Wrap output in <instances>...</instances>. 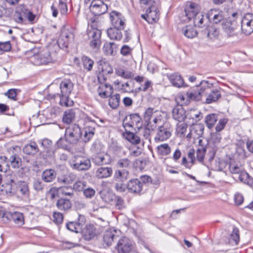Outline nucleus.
Returning a JSON list of instances; mask_svg holds the SVG:
<instances>
[{
    "label": "nucleus",
    "mask_w": 253,
    "mask_h": 253,
    "mask_svg": "<svg viewBox=\"0 0 253 253\" xmlns=\"http://www.w3.org/2000/svg\"><path fill=\"white\" fill-rule=\"evenodd\" d=\"M239 240V230L237 227H233L232 232L230 235L229 241L231 243H234L235 245H237Z\"/></svg>",
    "instance_id": "nucleus-44"
},
{
    "label": "nucleus",
    "mask_w": 253,
    "mask_h": 253,
    "mask_svg": "<svg viewBox=\"0 0 253 253\" xmlns=\"http://www.w3.org/2000/svg\"><path fill=\"white\" fill-rule=\"evenodd\" d=\"M206 152V148L202 146L198 148L196 152V157L197 160L200 163L204 162L205 153Z\"/></svg>",
    "instance_id": "nucleus-54"
},
{
    "label": "nucleus",
    "mask_w": 253,
    "mask_h": 253,
    "mask_svg": "<svg viewBox=\"0 0 253 253\" xmlns=\"http://www.w3.org/2000/svg\"><path fill=\"white\" fill-rule=\"evenodd\" d=\"M57 145L58 147L61 148L64 150H70L71 149L70 145L67 141H66V138L64 139L62 138H60L57 142Z\"/></svg>",
    "instance_id": "nucleus-58"
},
{
    "label": "nucleus",
    "mask_w": 253,
    "mask_h": 253,
    "mask_svg": "<svg viewBox=\"0 0 253 253\" xmlns=\"http://www.w3.org/2000/svg\"><path fill=\"white\" fill-rule=\"evenodd\" d=\"M131 161L127 158H120L118 160L116 166L119 168L124 169H126L127 168H129L131 166Z\"/></svg>",
    "instance_id": "nucleus-41"
},
{
    "label": "nucleus",
    "mask_w": 253,
    "mask_h": 253,
    "mask_svg": "<svg viewBox=\"0 0 253 253\" xmlns=\"http://www.w3.org/2000/svg\"><path fill=\"white\" fill-rule=\"evenodd\" d=\"M193 131H194L195 132H196L197 131H199V132L197 133V134L198 135H201L203 133L204 127L201 125H196L194 126L192 128V129L186 135V137L188 138H191V135H192V133Z\"/></svg>",
    "instance_id": "nucleus-57"
},
{
    "label": "nucleus",
    "mask_w": 253,
    "mask_h": 253,
    "mask_svg": "<svg viewBox=\"0 0 253 253\" xmlns=\"http://www.w3.org/2000/svg\"><path fill=\"white\" fill-rule=\"evenodd\" d=\"M115 196L112 193L109 192H102L101 193V198L105 203L110 204L112 202L115 198Z\"/></svg>",
    "instance_id": "nucleus-52"
},
{
    "label": "nucleus",
    "mask_w": 253,
    "mask_h": 253,
    "mask_svg": "<svg viewBox=\"0 0 253 253\" xmlns=\"http://www.w3.org/2000/svg\"><path fill=\"white\" fill-rule=\"evenodd\" d=\"M110 19L112 26L120 29H124L125 21L122 15L116 11H112L110 14Z\"/></svg>",
    "instance_id": "nucleus-17"
},
{
    "label": "nucleus",
    "mask_w": 253,
    "mask_h": 253,
    "mask_svg": "<svg viewBox=\"0 0 253 253\" xmlns=\"http://www.w3.org/2000/svg\"><path fill=\"white\" fill-rule=\"evenodd\" d=\"M59 192L63 195L72 197L74 195L73 189L71 186H64L59 187Z\"/></svg>",
    "instance_id": "nucleus-56"
},
{
    "label": "nucleus",
    "mask_w": 253,
    "mask_h": 253,
    "mask_svg": "<svg viewBox=\"0 0 253 253\" xmlns=\"http://www.w3.org/2000/svg\"><path fill=\"white\" fill-rule=\"evenodd\" d=\"M124 136L132 144H137L140 142V137L130 131L129 130H126L123 133Z\"/></svg>",
    "instance_id": "nucleus-38"
},
{
    "label": "nucleus",
    "mask_w": 253,
    "mask_h": 253,
    "mask_svg": "<svg viewBox=\"0 0 253 253\" xmlns=\"http://www.w3.org/2000/svg\"><path fill=\"white\" fill-rule=\"evenodd\" d=\"M85 222V216L79 214L77 221L68 222L67 223L66 226L68 230L72 232L79 233L82 231Z\"/></svg>",
    "instance_id": "nucleus-13"
},
{
    "label": "nucleus",
    "mask_w": 253,
    "mask_h": 253,
    "mask_svg": "<svg viewBox=\"0 0 253 253\" xmlns=\"http://www.w3.org/2000/svg\"><path fill=\"white\" fill-rule=\"evenodd\" d=\"M219 35V30L214 27H209L208 28V37L212 40H214L217 39Z\"/></svg>",
    "instance_id": "nucleus-45"
},
{
    "label": "nucleus",
    "mask_w": 253,
    "mask_h": 253,
    "mask_svg": "<svg viewBox=\"0 0 253 253\" xmlns=\"http://www.w3.org/2000/svg\"><path fill=\"white\" fill-rule=\"evenodd\" d=\"M107 156V154L103 153H99L93 155L92 157V162L95 165L101 166L104 164H107V162L105 157Z\"/></svg>",
    "instance_id": "nucleus-34"
},
{
    "label": "nucleus",
    "mask_w": 253,
    "mask_h": 253,
    "mask_svg": "<svg viewBox=\"0 0 253 253\" xmlns=\"http://www.w3.org/2000/svg\"><path fill=\"white\" fill-rule=\"evenodd\" d=\"M44 188V184L40 179H36L33 182V188L36 191H42Z\"/></svg>",
    "instance_id": "nucleus-60"
},
{
    "label": "nucleus",
    "mask_w": 253,
    "mask_h": 253,
    "mask_svg": "<svg viewBox=\"0 0 253 253\" xmlns=\"http://www.w3.org/2000/svg\"><path fill=\"white\" fill-rule=\"evenodd\" d=\"M58 8L61 14L65 15L67 13L68 7L67 5V2L59 1Z\"/></svg>",
    "instance_id": "nucleus-61"
},
{
    "label": "nucleus",
    "mask_w": 253,
    "mask_h": 253,
    "mask_svg": "<svg viewBox=\"0 0 253 253\" xmlns=\"http://www.w3.org/2000/svg\"><path fill=\"white\" fill-rule=\"evenodd\" d=\"M123 125L125 130L133 128L139 130L142 128L143 122L139 115L133 114L126 117L123 120Z\"/></svg>",
    "instance_id": "nucleus-6"
},
{
    "label": "nucleus",
    "mask_w": 253,
    "mask_h": 253,
    "mask_svg": "<svg viewBox=\"0 0 253 253\" xmlns=\"http://www.w3.org/2000/svg\"><path fill=\"white\" fill-rule=\"evenodd\" d=\"M208 14V19H212L214 23H221L222 28L227 37L231 38L237 36L238 25L236 21L225 19L223 12L215 9H211Z\"/></svg>",
    "instance_id": "nucleus-2"
},
{
    "label": "nucleus",
    "mask_w": 253,
    "mask_h": 253,
    "mask_svg": "<svg viewBox=\"0 0 253 253\" xmlns=\"http://www.w3.org/2000/svg\"><path fill=\"white\" fill-rule=\"evenodd\" d=\"M187 128V125L186 124H177L176 128V132L177 135L180 137H184L185 135Z\"/></svg>",
    "instance_id": "nucleus-50"
},
{
    "label": "nucleus",
    "mask_w": 253,
    "mask_h": 253,
    "mask_svg": "<svg viewBox=\"0 0 253 253\" xmlns=\"http://www.w3.org/2000/svg\"><path fill=\"white\" fill-rule=\"evenodd\" d=\"M172 132L171 125L168 123H164L158 126L154 140L156 142L167 140L171 136Z\"/></svg>",
    "instance_id": "nucleus-9"
},
{
    "label": "nucleus",
    "mask_w": 253,
    "mask_h": 253,
    "mask_svg": "<svg viewBox=\"0 0 253 253\" xmlns=\"http://www.w3.org/2000/svg\"><path fill=\"white\" fill-rule=\"evenodd\" d=\"M113 173V169L111 167H100L95 171V176L99 179L106 178L110 177Z\"/></svg>",
    "instance_id": "nucleus-25"
},
{
    "label": "nucleus",
    "mask_w": 253,
    "mask_h": 253,
    "mask_svg": "<svg viewBox=\"0 0 253 253\" xmlns=\"http://www.w3.org/2000/svg\"><path fill=\"white\" fill-rule=\"evenodd\" d=\"M229 169L232 173L236 175H238L244 170L241 164L235 162H232L229 164Z\"/></svg>",
    "instance_id": "nucleus-42"
},
{
    "label": "nucleus",
    "mask_w": 253,
    "mask_h": 253,
    "mask_svg": "<svg viewBox=\"0 0 253 253\" xmlns=\"http://www.w3.org/2000/svg\"><path fill=\"white\" fill-rule=\"evenodd\" d=\"M91 162L89 158L82 156H76L70 163L71 167L78 171L86 170L91 167Z\"/></svg>",
    "instance_id": "nucleus-8"
},
{
    "label": "nucleus",
    "mask_w": 253,
    "mask_h": 253,
    "mask_svg": "<svg viewBox=\"0 0 253 253\" xmlns=\"http://www.w3.org/2000/svg\"><path fill=\"white\" fill-rule=\"evenodd\" d=\"M176 101L179 104L180 106L182 107L183 105H186L189 103L190 98L188 97L187 93L185 95L180 94H179L176 98Z\"/></svg>",
    "instance_id": "nucleus-55"
},
{
    "label": "nucleus",
    "mask_w": 253,
    "mask_h": 253,
    "mask_svg": "<svg viewBox=\"0 0 253 253\" xmlns=\"http://www.w3.org/2000/svg\"><path fill=\"white\" fill-rule=\"evenodd\" d=\"M11 220L17 226H20L24 223V218L23 213L15 211L11 213Z\"/></svg>",
    "instance_id": "nucleus-36"
},
{
    "label": "nucleus",
    "mask_w": 253,
    "mask_h": 253,
    "mask_svg": "<svg viewBox=\"0 0 253 253\" xmlns=\"http://www.w3.org/2000/svg\"><path fill=\"white\" fill-rule=\"evenodd\" d=\"M82 130L79 126L74 124L69 126L65 129V138L69 144H76L79 141Z\"/></svg>",
    "instance_id": "nucleus-5"
},
{
    "label": "nucleus",
    "mask_w": 253,
    "mask_h": 253,
    "mask_svg": "<svg viewBox=\"0 0 253 253\" xmlns=\"http://www.w3.org/2000/svg\"><path fill=\"white\" fill-rule=\"evenodd\" d=\"M41 145L48 152L50 150L52 146V142L47 138L43 139L41 141Z\"/></svg>",
    "instance_id": "nucleus-62"
},
{
    "label": "nucleus",
    "mask_w": 253,
    "mask_h": 253,
    "mask_svg": "<svg viewBox=\"0 0 253 253\" xmlns=\"http://www.w3.org/2000/svg\"><path fill=\"white\" fill-rule=\"evenodd\" d=\"M120 100V95L119 94H116L111 96L109 100V104L113 109L117 108L119 105Z\"/></svg>",
    "instance_id": "nucleus-49"
},
{
    "label": "nucleus",
    "mask_w": 253,
    "mask_h": 253,
    "mask_svg": "<svg viewBox=\"0 0 253 253\" xmlns=\"http://www.w3.org/2000/svg\"><path fill=\"white\" fill-rule=\"evenodd\" d=\"M76 175L72 173H68L66 174L61 175L58 177L57 181L59 183L69 184L75 179Z\"/></svg>",
    "instance_id": "nucleus-33"
},
{
    "label": "nucleus",
    "mask_w": 253,
    "mask_h": 253,
    "mask_svg": "<svg viewBox=\"0 0 253 253\" xmlns=\"http://www.w3.org/2000/svg\"><path fill=\"white\" fill-rule=\"evenodd\" d=\"M74 84L69 79H64L60 84V94L53 95V98L56 96L60 98V104L66 107L71 106L73 105L74 102L69 98V95L73 90Z\"/></svg>",
    "instance_id": "nucleus-4"
},
{
    "label": "nucleus",
    "mask_w": 253,
    "mask_h": 253,
    "mask_svg": "<svg viewBox=\"0 0 253 253\" xmlns=\"http://www.w3.org/2000/svg\"><path fill=\"white\" fill-rule=\"evenodd\" d=\"M182 32L183 34L188 38H193L197 35V32L191 25L184 27L182 29Z\"/></svg>",
    "instance_id": "nucleus-39"
},
{
    "label": "nucleus",
    "mask_w": 253,
    "mask_h": 253,
    "mask_svg": "<svg viewBox=\"0 0 253 253\" xmlns=\"http://www.w3.org/2000/svg\"><path fill=\"white\" fill-rule=\"evenodd\" d=\"M82 59L84 67L88 71L91 70L94 64V61L90 58L85 56H83Z\"/></svg>",
    "instance_id": "nucleus-59"
},
{
    "label": "nucleus",
    "mask_w": 253,
    "mask_h": 253,
    "mask_svg": "<svg viewBox=\"0 0 253 253\" xmlns=\"http://www.w3.org/2000/svg\"><path fill=\"white\" fill-rule=\"evenodd\" d=\"M115 249L118 253H137L134 249L131 241L126 237L118 240Z\"/></svg>",
    "instance_id": "nucleus-11"
},
{
    "label": "nucleus",
    "mask_w": 253,
    "mask_h": 253,
    "mask_svg": "<svg viewBox=\"0 0 253 253\" xmlns=\"http://www.w3.org/2000/svg\"><path fill=\"white\" fill-rule=\"evenodd\" d=\"M157 153L162 156H167L171 152V148L168 143L161 144L156 147Z\"/></svg>",
    "instance_id": "nucleus-35"
},
{
    "label": "nucleus",
    "mask_w": 253,
    "mask_h": 253,
    "mask_svg": "<svg viewBox=\"0 0 253 253\" xmlns=\"http://www.w3.org/2000/svg\"><path fill=\"white\" fill-rule=\"evenodd\" d=\"M162 116L161 115V112L160 114L157 115L152 119L149 122L147 123L148 126H150L152 130H154L155 129L160 125H162Z\"/></svg>",
    "instance_id": "nucleus-37"
},
{
    "label": "nucleus",
    "mask_w": 253,
    "mask_h": 253,
    "mask_svg": "<svg viewBox=\"0 0 253 253\" xmlns=\"http://www.w3.org/2000/svg\"><path fill=\"white\" fill-rule=\"evenodd\" d=\"M139 1L142 7L146 9V13L142 14L141 18L150 24L157 22L159 18L158 0H139Z\"/></svg>",
    "instance_id": "nucleus-3"
},
{
    "label": "nucleus",
    "mask_w": 253,
    "mask_h": 253,
    "mask_svg": "<svg viewBox=\"0 0 253 253\" xmlns=\"http://www.w3.org/2000/svg\"><path fill=\"white\" fill-rule=\"evenodd\" d=\"M236 178H238L241 182L249 185H250L252 181L249 174L244 170L237 175Z\"/></svg>",
    "instance_id": "nucleus-48"
},
{
    "label": "nucleus",
    "mask_w": 253,
    "mask_h": 253,
    "mask_svg": "<svg viewBox=\"0 0 253 253\" xmlns=\"http://www.w3.org/2000/svg\"><path fill=\"white\" fill-rule=\"evenodd\" d=\"M128 175L129 172L126 169H119L115 171L114 179L116 181L123 182L128 178Z\"/></svg>",
    "instance_id": "nucleus-32"
},
{
    "label": "nucleus",
    "mask_w": 253,
    "mask_h": 253,
    "mask_svg": "<svg viewBox=\"0 0 253 253\" xmlns=\"http://www.w3.org/2000/svg\"><path fill=\"white\" fill-rule=\"evenodd\" d=\"M56 176V173L52 169H47L44 170L42 174V179L45 182H51Z\"/></svg>",
    "instance_id": "nucleus-29"
},
{
    "label": "nucleus",
    "mask_w": 253,
    "mask_h": 253,
    "mask_svg": "<svg viewBox=\"0 0 253 253\" xmlns=\"http://www.w3.org/2000/svg\"><path fill=\"white\" fill-rule=\"evenodd\" d=\"M4 190L9 196L17 194L24 198H28L30 194L28 183L19 180L17 173L15 172L7 176Z\"/></svg>",
    "instance_id": "nucleus-1"
},
{
    "label": "nucleus",
    "mask_w": 253,
    "mask_h": 253,
    "mask_svg": "<svg viewBox=\"0 0 253 253\" xmlns=\"http://www.w3.org/2000/svg\"><path fill=\"white\" fill-rule=\"evenodd\" d=\"M208 82L205 81L201 82L200 86L196 85L187 92L188 97L190 100H201L205 95L206 87H208Z\"/></svg>",
    "instance_id": "nucleus-7"
},
{
    "label": "nucleus",
    "mask_w": 253,
    "mask_h": 253,
    "mask_svg": "<svg viewBox=\"0 0 253 253\" xmlns=\"http://www.w3.org/2000/svg\"><path fill=\"white\" fill-rule=\"evenodd\" d=\"M56 206L59 210L66 211L71 208L72 204L69 200L60 198L57 201Z\"/></svg>",
    "instance_id": "nucleus-27"
},
{
    "label": "nucleus",
    "mask_w": 253,
    "mask_h": 253,
    "mask_svg": "<svg viewBox=\"0 0 253 253\" xmlns=\"http://www.w3.org/2000/svg\"><path fill=\"white\" fill-rule=\"evenodd\" d=\"M122 29L115 27L110 28L107 31L108 36L111 40H120L122 38V34L120 31Z\"/></svg>",
    "instance_id": "nucleus-31"
},
{
    "label": "nucleus",
    "mask_w": 253,
    "mask_h": 253,
    "mask_svg": "<svg viewBox=\"0 0 253 253\" xmlns=\"http://www.w3.org/2000/svg\"><path fill=\"white\" fill-rule=\"evenodd\" d=\"M39 151L38 146L35 142H30L26 145L23 148V152L27 155H35Z\"/></svg>",
    "instance_id": "nucleus-30"
},
{
    "label": "nucleus",
    "mask_w": 253,
    "mask_h": 253,
    "mask_svg": "<svg viewBox=\"0 0 253 253\" xmlns=\"http://www.w3.org/2000/svg\"><path fill=\"white\" fill-rule=\"evenodd\" d=\"M172 118L178 122H183L186 118V111L181 106H175L172 110Z\"/></svg>",
    "instance_id": "nucleus-23"
},
{
    "label": "nucleus",
    "mask_w": 253,
    "mask_h": 253,
    "mask_svg": "<svg viewBox=\"0 0 253 253\" xmlns=\"http://www.w3.org/2000/svg\"><path fill=\"white\" fill-rule=\"evenodd\" d=\"M160 111L155 110L152 108H149L146 110L145 112L144 119L145 121L148 123L151 120H152V118L155 116L157 117V115L158 114H160Z\"/></svg>",
    "instance_id": "nucleus-43"
},
{
    "label": "nucleus",
    "mask_w": 253,
    "mask_h": 253,
    "mask_svg": "<svg viewBox=\"0 0 253 253\" xmlns=\"http://www.w3.org/2000/svg\"><path fill=\"white\" fill-rule=\"evenodd\" d=\"M73 33L68 30L62 31L57 41L58 45L61 48L67 47L69 44L74 40Z\"/></svg>",
    "instance_id": "nucleus-15"
},
{
    "label": "nucleus",
    "mask_w": 253,
    "mask_h": 253,
    "mask_svg": "<svg viewBox=\"0 0 253 253\" xmlns=\"http://www.w3.org/2000/svg\"><path fill=\"white\" fill-rule=\"evenodd\" d=\"M87 35L90 40V46L92 48H99L101 45V31L97 29H92L88 31Z\"/></svg>",
    "instance_id": "nucleus-14"
},
{
    "label": "nucleus",
    "mask_w": 253,
    "mask_h": 253,
    "mask_svg": "<svg viewBox=\"0 0 253 253\" xmlns=\"http://www.w3.org/2000/svg\"><path fill=\"white\" fill-rule=\"evenodd\" d=\"M11 166L14 168H18L21 164V160L16 154H12L9 158Z\"/></svg>",
    "instance_id": "nucleus-51"
},
{
    "label": "nucleus",
    "mask_w": 253,
    "mask_h": 253,
    "mask_svg": "<svg viewBox=\"0 0 253 253\" xmlns=\"http://www.w3.org/2000/svg\"><path fill=\"white\" fill-rule=\"evenodd\" d=\"M167 77L172 85L177 87L185 86L181 76L178 73L168 75Z\"/></svg>",
    "instance_id": "nucleus-24"
},
{
    "label": "nucleus",
    "mask_w": 253,
    "mask_h": 253,
    "mask_svg": "<svg viewBox=\"0 0 253 253\" xmlns=\"http://www.w3.org/2000/svg\"><path fill=\"white\" fill-rule=\"evenodd\" d=\"M200 12V8L198 4L190 2L187 4L184 9V15L180 17V19L182 22H188L192 19Z\"/></svg>",
    "instance_id": "nucleus-10"
},
{
    "label": "nucleus",
    "mask_w": 253,
    "mask_h": 253,
    "mask_svg": "<svg viewBox=\"0 0 253 253\" xmlns=\"http://www.w3.org/2000/svg\"><path fill=\"white\" fill-rule=\"evenodd\" d=\"M94 126L86 124L83 131H82V134L80 138H81L84 142L86 143L92 138L94 135Z\"/></svg>",
    "instance_id": "nucleus-22"
},
{
    "label": "nucleus",
    "mask_w": 253,
    "mask_h": 253,
    "mask_svg": "<svg viewBox=\"0 0 253 253\" xmlns=\"http://www.w3.org/2000/svg\"><path fill=\"white\" fill-rule=\"evenodd\" d=\"M51 57L48 51L41 52L34 57V63L36 65L47 64L51 62Z\"/></svg>",
    "instance_id": "nucleus-18"
},
{
    "label": "nucleus",
    "mask_w": 253,
    "mask_h": 253,
    "mask_svg": "<svg viewBox=\"0 0 253 253\" xmlns=\"http://www.w3.org/2000/svg\"><path fill=\"white\" fill-rule=\"evenodd\" d=\"M116 233V231L114 230L106 231L103 236L104 243L108 246H111L118 237Z\"/></svg>",
    "instance_id": "nucleus-26"
},
{
    "label": "nucleus",
    "mask_w": 253,
    "mask_h": 253,
    "mask_svg": "<svg viewBox=\"0 0 253 253\" xmlns=\"http://www.w3.org/2000/svg\"><path fill=\"white\" fill-rule=\"evenodd\" d=\"M192 20L195 27L204 28L209 22L208 14L204 15L203 12L200 11Z\"/></svg>",
    "instance_id": "nucleus-20"
},
{
    "label": "nucleus",
    "mask_w": 253,
    "mask_h": 253,
    "mask_svg": "<svg viewBox=\"0 0 253 253\" xmlns=\"http://www.w3.org/2000/svg\"><path fill=\"white\" fill-rule=\"evenodd\" d=\"M105 85L107 88H108L109 89L110 91H104L102 92H99V96L102 98H106L110 96L113 92V88L110 85H108L106 84H105Z\"/></svg>",
    "instance_id": "nucleus-63"
},
{
    "label": "nucleus",
    "mask_w": 253,
    "mask_h": 253,
    "mask_svg": "<svg viewBox=\"0 0 253 253\" xmlns=\"http://www.w3.org/2000/svg\"><path fill=\"white\" fill-rule=\"evenodd\" d=\"M117 45L114 42H106L103 46V51L107 55H112L116 52Z\"/></svg>",
    "instance_id": "nucleus-40"
},
{
    "label": "nucleus",
    "mask_w": 253,
    "mask_h": 253,
    "mask_svg": "<svg viewBox=\"0 0 253 253\" xmlns=\"http://www.w3.org/2000/svg\"><path fill=\"white\" fill-rule=\"evenodd\" d=\"M89 9L94 15H101L107 11L108 3H104L100 0H92L89 6Z\"/></svg>",
    "instance_id": "nucleus-12"
},
{
    "label": "nucleus",
    "mask_w": 253,
    "mask_h": 253,
    "mask_svg": "<svg viewBox=\"0 0 253 253\" xmlns=\"http://www.w3.org/2000/svg\"><path fill=\"white\" fill-rule=\"evenodd\" d=\"M84 195L87 198H91L95 194V191L91 188H87L85 189L84 191Z\"/></svg>",
    "instance_id": "nucleus-64"
},
{
    "label": "nucleus",
    "mask_w": 253,
    "mask_h": 253,
    "mask_svg": "<svg viewBox=\"0 0 253 253\" xmlns=\"http://www.w3.org/2000/svg\"><path fill=\"white\" fill-rule=\"evenodd\" d=\"M76 110L71 109L66 111L63 114L62 121L64 124L69 125L71 124L75 118Z\"/></svg>",
    "instance_id": "nucleus-28"
},
{
    "label": "nucleus",
    "mask_w": 253,
    "mask_h": 253,
    "mask_svg": "<svg viewBox=\"0 0 253 253\" xmlns=\"http://www.w3.org/2000/svg\"><path fill=\"white\" fill-rule=\"evenodd\" d=\"M241 29L243 32L247 35L251 34L253 32V15L248 13L243 18L241 21Z\"/></svg>",
    "instance_id": "nucleus-16"
},
{
    "label": "nucleus",
    "mask_w": 253,
    "mask_h": 253,
    "mask_svg": "<svg viewBox=\"0 0 253 253\" xmlns=\"http://www.w3.org/2000/svg\"><path fill=\"white\" fill-rule=\"evenodd\" d=\"M208 90H209V86L206 87L205 95L204 96V97H206V103L210 104L215 102L221 97L220 91L219 90L214 89L210 92H208Z\"/></svg>",
    "instance_id": "nucleus-21"
},
{
    "label": "nucleus",
    "mask_w": 253,
    "mask_h": 253,
    "mask_svg": "<svg viewBox=\"0 0 253 253\" xmlns=\"http://www.w3.org/2000/svg\"><path fill=\"white\" fill-rule=\"evenodd\" d=\"M115 73L117 75L122 77L125 79H129L132 77V73L131 72L125 71L120 68L115 69Z\"/></svg>",
    "instance_id": "nucleus-53"
},
{
    "label": "nucleus",
    "mask_w": 253,
    "mask_h": 253,
    "mask_svg": "<svg viewBox=\"0 0 253 253\" xmlns=\"http://www.w3.org/2000/svg\"><path fill=\"white\" fill-rule=\"evenodd\" d=\"M126 187L129 192L139 194L142 189V183L137 178L132 179L127 182Z\"/></svg>",
    "instance_id": "nucleus-19"
},
{
    "label": "nucleus",
    "mask_w": 253,
    "mask_h": 253,
    "mask_svg": "<svg viewBox=\"0 0 253 253\" xmlns=\"http://www.w3.org/2000/svg\"><path fill=\"white\" fill-rule=\"evenodd\" d=\"M217 120V116L214 114L208 115L205 118V123L209 128H211L213 127Z\"/></svg>",
    "instance_id": "nucleus-46"
},
{
    "label": "nucleus",
    "mask_w": 253,
    "mask_h": 253,
    "mask_svg": "<svg viewBox=\"0 0 253 253\" xmlns=\"http://www.w3.org/2000/svg\"><path fill=\"white\" fill-rule=\"evenodd\" d=\"M95 229L93 225L89 224L86 226L84 231V236L86 239H91L95 235Z\"/></svg>",
    "instance_id": "nucleus-47"
}]
</instances>
